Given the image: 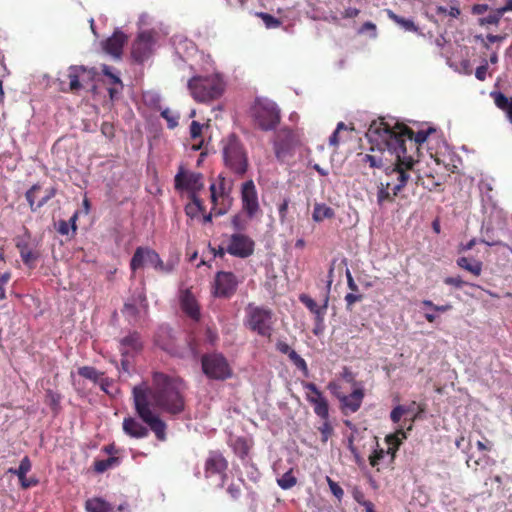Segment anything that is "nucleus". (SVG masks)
I'll list each match as a JSON object with an SVG mask.
<instances>
[{
  "mask_svg": "<svg viewBox=\"0 0 512 512\" xmlns=\"http://www.w3.org/2000/svg\"><path fill=\"white\" fill-rule=\"evenodd\" d=\"M385 456V451L383 449H376L370 455L369 462L372 467H375L379 464L380 460H382Z\"/></svg>",
  "mask_w": 512,
  "mask_h": 512,
  "instance_id": "nucleus-53",
  "label": "nucleus"
},
{
  "mask_svg": "<svg viewBox=\"0 0 512 512\" xmlns=\"http://www.w3.org/2000/svg\"><path fill=\"white\" fill-rule=\"evenodd\" d=\"M202 129H203V125L200 124L198 121L191 122L190 137L193 141H195L192 144V150H194V151L200 150L203 146Z\"/></svg>",
  "mask_w": 512,
  "mask_h": 512,
  "instance_id": "nucleus-31",
  "label": "nucleus"
},
{
  "mask_svg": "<svg viewBox=\"0 0 512 512\" xmlns=\"http://www.w3.org/2000/svg\"><path fill=\"white\" fill-rule=\"evenodd\" d=\"M487 69V63L477 67L475 71L476 78L480 81H484L486 79Z\"/></svg>",
  "mask_w": 512,
  "mask_h": 512,
  "instance_id": "nucleus-59",
  "label": "nucleus"
},
{
  "mask_svg": "<svg viewBox=\"0 0 512 512\" xmlns=\"http://www.w3.org/2000/svg\"><path fill=\"white\" fill-rule=\"evenodd\" d=\"M398 144L397 152L388 151V148L376 150L371 144L370 153L365 154L362 162L371 168H383L386 178L377 186V203L383 205L392 203L398 193L406 186L410 179V173L416 163L412 156H403V151Z\"/></svg>",
  "mask_w": 512,
  "mask_h": 512,
  "instance_id": "nucleus-2",
  "label": "nucleus"
},
{
  "mask_svg": "<svg viewBox=\"0 0 512 512\" xmlns=\"http://www.w3.org/2000/svg\"><path fill=\"white\" fill-rule=\"evenodd\" d=\"M252 116L263 131L274 130L281 120L277 104L268 99H256L252 107Z\"/></svg>",
  "mask_w": 512,
  "mask_h": 512,
  "instance_id": "nucleus-8",
  "label": "nucleus"
},
{
  "mask_svg": "<svg viewBox=\"0 0 512 512\" xmlns=\"http://www.w3.org/2000/svg\"><path fill=\"white\" fill-rule=\"evenodd\" d=\"M140 335L137 332L130 333L120 340V352L123 357H128L141 350Z\"/></svg>",
  "mask_w": 512,
  "mask_h": 512,
  "instance_id": "nucleus-25",
  "label": "nucleus"
},
{
  "mask_svg": "<svg viewBox=\"0 0 512 512\" xmlns=\"http://www.w3.org/2000/svg\"><path fill=\"white\" fill-rule=\"evenodd\" d=\"M86 71L85 67L83 66H71L69 68L68 72V78H69V88H61V91L63 92H73L76 93L82 88V84L80 82V76L82 73Z\"/></svg>",
  "mask_w": 512,
  "mask_h": 512,
  "instance_id": "nucleus-26",
  "label": "nucleus"
},
{
  "mask_svg": "<svg viewBox=\"0 0 512 512\" xmlns=\"http://www.w3.org/2000/svg\"><path fill=\"white\" fill-rule=\"evenodd\" d=\"M342 130H347V126L345 125L344 122H339L337 124L335 131L332 133V135L329 138L330 145L335 146V147L339 145V143H340L339 133Z\"/></svg>",
  "mask_w": 512,
  "mask_h": 512,
  "instance_id": "nucleus-49",
  "label": "nucleus"
},
{
  "mask_svg": "<svg viewBox=\"0 0 512 512\" xmlns=\"http://www.w3.org/2000/svg\"><path fill=\"white\" fill-rule=\"evenodd\" d=\"M227 491L231 495V497L234 498V499L239 498V496L241 494L240 486L236 485V484H233V483L229 485Z\"/></svg>",
  "mask_w": 512,
  "mask_h": 512,
  "instance_id": "nucleus-61",
  "label": "nucleus"
},
{
  "mask_svg": "<svg viewBox=\"0 0 512 512\" xmlns=\"http://www.w3.org/2000/svg\"><path fill=\"white\" fill-rule=\"evenodd\" d=\"M145 262L152 265L156 271L164 274H169L174 269V264L171 262H163L155 250L148 247L136 248L130 261V269L135 272L143 267Z\"/></svg>",
  "mask_w": 512,
  "mask_h": 512,
  "instance_id": "nucleus-10",
  "label": "nucleus"
},
{
  "mask_svg": "<svg viewBox=\"0 0 512 512\" xmlns=\"http://www.w3.org/2000/svg\"><path fill=\"white\" fill-rule=\"evenodd\" d=\"M422 304L424 306H427V307L431 308L434 311L442 312V313L443 312H447V311L452 309V305L451 304L436 305L431 300H423Z\"/></svg>",
  "mask_w": 512,
  "mask_h": 512,
  "instance_id": "nucleus-51",
  "label": "nucleus"
},
{
  "mask_svg": "<svg viewBox=\"0 0 512 512\" xmlns=\"http://www.w3.org/2000/svg\"><path fill=\"white\" fill-rule=\"evenodd\" d=\"M187 87L196 102L210 103L222 97L226 83L220 73H212L193 76L189 79Z\"/></svg>",
  "mask_w": 512,
  "mask_h": 512,
  "instance_id": "nucleus-4",
  "label": "nucleus"
},
{
  "mask_svg": "<svg viewBox=\"0 0 512 512\" xmlns=\"http://www.w3.org/2000/svg\"><path fill=\"white\" fill-rule=\"evenodd\" d=\"M288 358L297 369L303 372L304 376H308L309 370L307 363L295 350L288 355Z\"/></svg>",
  "mask_w": 512,
  "mask_h": 512,
  "instance_id": "nucleus-40",
  "label": "nucleus"
},
{
  "mask_svg": "<svg viewBox=\"0 0 512 512\" xmlns=\"http://www.w3.org/2000/svg\"><path fill=\"white\" fill-rule=\"evenodd\" d=\"M231 225L236 231L235 233H242L248 227V220L245 219L243 215L238 213L231 218Z\"/></svg>",
  "mask_w": 512,
  "mask_h": 512,
  "instance_id": "nucleus-41",
  "label": "nucleus"
},
{
  "mask_svg": "<svg viewBox=\"0 0 512 512\" xmlns=\"http://www.w3.org/2000/svg\"><path fill=\"white\" fill-rule=\"evenodd\" d=\"M504 13L501 12V8H499L495 13L489 14L488 16L481 18L480 25H497L500 22V19Z\"/></svg>",
  "mask_w": 512,
  "mask_h": 512,
  "instance_id": "nucleus-44",
  "label": "nucleus"
},
{
  "mask_svg": "<svg viewBox=\"0 0 512 512\" xmlns=\"http://www.w3.org/2000/svg\"><path fill=\"white\" fill-rule=\"evenodd\" d=\"M299 135L290 128H281L275 135L274 152L276 158L284 162L294 155L295 148L299 145Z\"/></svg>",
  "mask_w": 512,
  "mask_h": 512,
  "instance_id": "nucleus-12",
  "label": "nucleus"
},
{
  "mask_svg": "<svg viewBox=\"0 0 512 512\" xmlns=\"http://www.w3.org/2000/svg\"><path fill=\"white\" fill-rule=\"evenodd\" d=\"M127 41V36L119 30H116L111 37L104 43V51L115 58H120L123 46Z\"/></svg>",
  "mask_w": 512,
  "mask_h": 512,
  "instance_id": "nucleus-23",
  "label": "nucleus"
},
{
  "mask_svg": "<svg viewBox=\"0 0 512 512\" xmlns=\"http://www.w3.org/2000/svg\"><path fill=\"white\" fill-rule=\"evenodd\" d=\"M365 397L363 387L355 388L349 395H337L341 404V410L344 414L357 412Z\"/></svg>",
  "mask_w": 512,
  "mask_h": 512,
  "instance_id": "nucleus-19",
  "label": "nucleus"
},
{
  "mask_svg": "<svg viewBox=\"0 0 512 512\" xmlns=\"http://www.w3.org/2000/svg\"><path fill=\"white\" fill-rule=\"evenodd\" d=\"M241 202L242 210L249 219H253L260 212L258 194L253 180H248L242 184Z\"/></svg>",
  "mask_w": 512,
  "mask_h": 512,
  "instance_id": "nucleus-16",
  "label": "nucleus"
},
{
  "mask_svg": "<svg viewBox=\"0 0 512 512\" xmlns=\"http://www.w3.org/2000/svg\"><path fill=\"white\" fill-rule=\"evenodd\" d=\"M306 390V400L313 406L314 413L321 419H329V403L316 384L303 382Z\"/></svg>",
  "mask_w": 512,
  "mask_h": 512,
  "instance_id": "nucleus-15",
  "label": "nucleus"
},
{
  "mask_svg": "<svg viewBox=\"0 0 512 512\" xmlns=\"http://www.w3.org/2000/svg\"><path fill=\"white\" fill-rule=\"evenodd\" d=\"M276 349L282 353V354H286L287 356L293 352L294 350L289 346L288 343L284 342V341H278L276 343Z\"/></svg>",
  "mask_w": 512,
  "mask_h": 512,
  "instance_id": "nucleus-57",
  "label": "nucleus"
},
{
  "mask_svg": "<svg viewBox=\"0 0 512 512\" xmlns=\"http://www.w3.org/2000/svg\"><path fill=\"white\" fill-rule=\"evenodd\" d=\"M226 251L231 256L245 259L253 255L255 242L244 233H233L227 236Z\"/></svg>",
  "mask_w": 512,
  "mask_h": 512,
  "instance_id": "nucleus-13",
  "label": "nucleus"
},
{
  "mask_svg": "<svg viewBox=\"0 0 512 512\" xmlns=\"http://www.w3.org/2000/svg\"><path fill=\"white\" fill-rule=\"evenodd\" d=\"M457 266L464 269L474 276H480L483 270V264L479 260H470L467 257H459L456 261Z\"/></svg>",
  "mask_w": 512,
  "mask_h": 512,
  "instance_id": "nucleus-27",
  "label": "nucleus"
},
{
  "mask_svg": "<svg viewBox=\"0 0 512 512\" xmlns=\"http://www.w3.org/2000/svg\"><path fill=\"white\" fill-rule=\"evenodd\" d=\"M222 156L225 167L237 176H244L248 170L247 151L236 135L231 134L222 141Z\"/></svg>",
  "mask_w": 512,
  "mask_h": 512,
  "instance_id": "nucleus-5",
  "label": "nucleus"
},
{
  "mask_svg": "<svg viewBox=\"0 0 512 512\" xmlns=\"http://www.w3.org/2000/svg\"><path fill=\"white\" fill-rule=\"evenodd\" d=\"M406 438V432L403 429V427L398 429L394 434L388 435L386 437V441L389 444H394V447H389L388 452H391L392 455H394L395 450L398 449L399 445L401 444V441Z\"/></svg>",
  "mask_w": 512,
  "mask_h": 512,
  "instance_id": "nucleus-36",
  "label": "nucleus"
},
{
  "mask_svg": "<svg viewBox=\"0 0 512 512\" xmlns=\"http://www.w3.org/2000/svg\"><path fill=\"white\" fill-rule=\"evenodd\" d=\"M326 481L328 483V486L330 488L331 493L338 499L341 500L344 496V491L340 487V485L333 481L330 477H326Z\"/></svg>",
  "mask_w": 512,
  "mask_h": 512,
  "instance_id": "nucleus-48",
  "label": "nucleus"
},
{
  "mask_svg": "<svg viewBox=\"0 0 512 512\" xmlns=\"http://www.w3.org/2000/svg\"><path fill=\"white\" fill-rule=\"evenodd\" d=\"M209 189L214 215L222 216L226 214L231 208L233 202L231 186L226 183L224 177L219 176V183L211 184Z\"/></svg>",
  "mask_w": 512,
  "mask_h": 512,
  "instance_id": "nucleus-11",
  "label": "nucleus"
},
{
  "mask_svg": "<svg viewBox=\"0 0 512 512\" xmlns=\"http://www.w3.org/2000/svg\"><path fill=\"white\" fill-rule=\"evenodd\" d=\"M450 3L454 4L450 6V9L448 10V15L453 18H458L461 14V10L458 6L457 0H450Z\"/></svg>",
  "mask_w": 512,
  "mask_h": 512,
  "instance_id": "nucleus-58",
  "label": "nucleus"
},
{
  "mask_svg": "<svg viewBox=\"0 0 512 512\" xmlns=\"http://www.w3.org/2000/svg\"><path fill=\"white\" fill-rule=\"evenodd\" d=\"M180 307L182 311L193 321H199L201 318L200 306L189 289L180 294Z\"/></svg>",
  "mask_w": 512,
  "mask_h": 512,
  "instance_id": "nucleus-21",
  "label": "nucleus"
},
{
  "mask_svg": "<svg viewBox=\"0 0 512 512\" xmlns=\"http://www.w3.org/2000/svg\"><path fill=\"white\" fill-rule=\"evenodd\" d=\"M32 463L28 456H25L20 461V465L17 469L10 468L8 470L9 473L15 474L19 479H24V476L31 470Z\"/></svg>",
  "mask_w": 512,
  "mask_h": 512,
  "instance_id": "nucleus-37",
  "label": "nucleus"
},
{
  "mask_svg": "<svg viewBox=\"0 0 512 512\" xmlns=\"http://www.w3.org/2000/svg\"><path fill=\"white\" fill-rule=\"evenodd\" d=\"M11 276L12 274L10 270H5L3 273H0V300L6 299L4 286L10 281Z\"/></svg>",
  "mask_w": 512,
  "mask_h": 512,
  "instance_id": "nucleus-46",
  "label": "nucleus"
},
{
  "mask_svg": "<svg viewBox=\"0 0 512 512\" xmlns=\"http://www.w3.org/2000/svg\"><path fill=\"white\" fill-rule=\"evenodd\" d=\"M205 336H206L207 341L212 345L215 344V342L218 339L217 332L211 328L206 329Z\"/></svg>",
  "mask_w": 512,
  "mask_h": 512,
  "instance_id": "nucleus-60",
  "label": "nucleus"
},
{
  "mask_svg": "<svg viewBox=\"0 0 512 512\" xmlns=\"http://www.w3.org/2000/svg\"><path fill=\"white\" fill-rule=\"evenodd\" d=\"M174 187L177 191H187L190 193V199L194 202L200 211H205L202 200L197 193L204 187L203 175L199 172L188 171L183 165H180L178 172L174 177Z\"/></svg>",
  "mask_w": 512,
  "mask_h": 512,
  "instance_id": "nucleus-7",
  "label": "nucleus"
},
{
  "mask_svg": "<svg viewBox=\"0 0 512 512\" xmlns=\"http://www.w3.org/2000/svg\"><path fill=\"white\" fill-rule=\"evenodd\" d=\"M56 195V189L51 188L46 191V195L40 199V205L44 206L50 199Z\"/></svg>",
  "mask_w": 512,
  "mask_h": 512,
  "instance_id": "nucleus-64",
  "label": "nucleus"
},
{
  "mask_svg": "<svg viewBox=\"0 0 512 512\" xmlns=\"http://www.w3.org/2000/svg\"><path fill=\"white\" fill-rule=\"evenodd\" d=\"M102 72L105 76L109 77L110 83L123 88L121 79L111 71V68L107 65H103Z\"/></svg>",
  "mask_w": 512,
  "mask_h": 512,
  "instance_id": "nucleus-50",
  "label": "nucleus"
},
{
  "mask_svg": "<svg viewBox=\"0 0 512 512\" xmlns=\"http://www.w3.org/2000/svg\"><path fill=\"white\" fill-rule=\"evenodd\" d=\"M123 431L131 438L141 439L149 435V430L133 417H126L122 423Z\"/></svg>",
  "mask_w": 512,
  "mask_h": 512,
  "instance_id": "nucleus-24",
  "label": "nucleus"
},
{
  "mask_svg": "<svg viewBox=\"0 0 512 512\" xmlns=\"http://www.w3.org/2000/svg\"><path fill=\"white\" fill-rule=\"evenodd\" d=\"M121 460L119 457L110 456L107 459L94 461V471L97 473H104L110 468L116 467L120 464Z\"/></svg>",
  "mask_w": 512,
  "mask_h": 512,
  "instance_id": "nucleus-32",
  "label": "nucleus"
},
{
  "mask_svg": "<svg viewBox=\"0 0 512 512\" xmlns=\"http://www.w3.org/2000/svg\"><path fill=\"white\" fill-rule=\"evenodd\" d=\"M495 105L507 114L509 121L512 123V97L508 98L501 92L492 94Z\"/></svg>",
  "mask_w": 512,
  "mask_h": 512,
  "instance_id": "nucleus-30",
  "label": "nucleus"
},
{
  "mask_svg": "<svg viewBox=\"0 0 512 512\" xmlns=\"http://www.w3.org/2000/svg\"><path fill=\"white\" fill-rule=\"evenodd\" d=\"M334 214V210L326 204H316L312 216L316 222H321L334 217Z\"/></svg>",
  "mask_w": 512,
  "mask_h": 512,
  "instance_id": "nucleus-34",
  "label": "nucleus"
},
{
  "mask_svg": "<svg viewBox=\"0 0 512 512\" xmlns=\"http://www.w3.org/2000/svg\"><path fill=\"white\" fill-rule=\"evenodd\" d=\"M153 37L150 32H141L132 44L131 56L134 61L143 63L151 54Z\"/></svg>",
  "mask_w": 512,
  "mask_h": 512,
  "instance_id": "nucleus-18",
  "label": "nucleus"
},
{
  "mask_svg": "<svg viewBox=\"0 0 512 512\" xmlns=\"http://www.w3.org/2000/svg\"><path fill=\"white\" fill-rule=\"evenodd\" d=\"M409 407H405L402 405H398L393 408V410L390 413V419L393 423H399L402 416L407 415L410 412Z\"/></svg>",
  "mask_w": 512,
  "mask_h": 512,
  "instance_id": "nucleus-42",
  "label": "nucleus"
},
{
  "mask_svg": "<svg viewBox=\"0 0 512 512\" xmlns=\"http://www.w3.org/2000/svg\"><path fill=\"white\" fill-rule=\"evenodd\" d=\"M78 374L83 378H86L93 383H98L100 381V377L103 376L102 372H99L96 368L92 366H82L78 368Z\"/></svg>",
  "mask_w": 512,
  "mask_h": 512,
  "instance_id": "nucleus-35",
  "label": "nucleus"
},
{
  "mask_svg": "<svg viewBox=\"0 0 512 512\" xmlns=\"http://www.w3.org/2000/svg\"><path fill=\"white\" fill-rule=\"evenodd\" d=\"M385 12L390 20H392L397 25L401 26L404 30L414 32V33L419 32V28L414 23L413 20L401 17V16L397 15L391 9H386Z\"/></svg>",
  "mask_w": 512,
  "mask_h": 512,
  "instance_id": "nucleus-28",
  "label": "nucleus"
},
{
  "mask_svg": "<svg viewBox=\"0 0 512 512\" xmlns=\"http://www.w3.org/2000/svg\"><path fill=\"white\" fill-rule=\"evenodd\" d=\"M161 116L167 121L170 129L175 128L178 125V116L175 115L170 109L166 108L161 112Z\"/></svg>",
  "mask_w": 512,
  "mask_h": 512,
  "instance_id": "nucleus-45",
  "label": "nucleus"
},
{
  "mask_svg": "<svg viewBox=\"0 0 512 512\" xmlns=\"http://www.w3.org/2000/svg\"><path fill=\"white\" fill-rule=\"evenodd\" d=\"M20 481V485L23 489H28V488H31V487H34L38 484V480L34 477H31V478H27L26 476H24V479H19Z\"/></svg>",
  "mask_w": 512,
  "mask_h": 512,
  "instance_id": "nucleus-56",
  "label": "nucleus"
},
{
  "mask_svg": "<svg viewBox=\"0 0 512 512\" xmlns=\"http://www.w3.org/2000/svg\"><path fill=\"white\" fill-rule=\"evenodd\" d=\"M238 281L234 273L220 271L214 281V294L216 297L229 298L237 289Z\"/></svg>",
  "mask_w": 512,
  "mask_h": 512,
  "instance_id": "nucleus-17",
  "label": "nucleus"
},
{
  "mask_svg": "<svg viewBox=\"0 0 512 512\" xmlns=\"http://www.w3.org/2000/svg\"><path fill=\"white\" fill-rule=\"evenodd\" d=\"M277 484L284 490L291 489L297 484V479L293 475V470L290 469L277 479Z\"/></svg>",
  "mask_w": 512,
  "mask_h": 512,
  "instance_id": "nucleus-38",
  "label": "nucleus"
},
{
  "mask_svg": "<svg viewBox=\"0 0 512 512\" xmlns=\"http://www.w3.org/2000/svg\"><path fill=\"white\" fill-rule=\"evenodd\" d=\"M347 285L351 291L357 292L358 286L355 283L353 276L349 270L346 271Z\"/></svg>",
  "mask_w": 512,
  "mask_h": 512,
  "instance_id": "nucleus-62",
  "label": "nucleus"
},
{
  "mask_svg": "<svg viewBox=\"0 0 512 512\" xmlns=\"http://www.w3.org/2000/svg\"><path fill=\"white\" fill-rule=\"evenodd\" d=\"M299 300L302 304H304L309 311L315 316V324L316 326H320L323 324L324 316L326 314L328 308V295H326L324 304L319 306L309 295L301 294L299 296Z\"/></svg>",
  "mask_w": 512,
  "mask_h": 512,
  "instance_id": "nucleus-22",
  "label": "nucleus"
},
{
  "mask_svg": "<svg viewBox=\"0 0 512 512\" xmlns=\"http://www.w3.org/2000/svg\"><path fill=\"white\" fill-rule=\"evenodd\" d=\"M228 468V462L220 451H210L205 461V476L222 475Z\"/></svg>",
  "mask_w": 512,
  "mask_h": 512,
  "instance_id": "nucleus-20",
  "label": "nucleus"
},
{
  "mask_svg": "<svg viewBox=\"0 0 512 512\" xmlns=\"http://www.w3.org/2000/svg\"><path fill=\"white\" fill-rule=\"evenodd\" d=\"M61 396L53 390H47L45 394V402L54 412H58L60 408Z\"/></svg>",
  "mask_w": 512,
  "mask_h": 512,
  "instance_id": "nucleus-39",
  "label": "nucleus"
},
{
  "mask_svg": "<svg viewBox=\"0 0 512 512\" xmlns=\"http://www.w3.org/2000/svg\"><path fill=\"white\" fill-rule=\"evenodd\" d=\"M435 132V129L429 127L426 130H419L414 132L411 128L405 124L395 123L394 125L389 124L384 118L372 121L370 124L366 136L369 143L375 145L376 149L388 148V151L397 152V145L399 144L403 151V156H409L407 153L406 141L409 140L410 145H421L423 144L429 134Z\"/></svg>",
  "mask_w": 512,
  "mask_h": 512,
  "instance_id": "nucleus-3",
  "label": "nucleus"
},
{
  "mask_svg": "<svg viewBox=\"0 0 512 512\" xmlns=\"http://www.w3.org/2000/svg\"><path fill=\"white\" fill-rule=\"evenodd\" d=\"M204 375L211 380L224 381L232 377L233 370L222 353H206L201 357Z\"/></svg>",
  "mask_w": 512,
  "mask_h": 512,
  "instance_id": "nucleus-9",
  "label": "nucleus"
},
{
  "mask_svg": "<svg viewBox=\"0 0 512 512\" xmlns=\"http://www.w3.org/2000/svg\"><path fill=\"white\" fill-rule=\"evenodd\" d=\"M363 298V296L361 294H355V293H348L346 296H345V301H346V309L348 311H352V307L353 305L358 302V301H361Z\"/></svg>",
  "mask_w": 512,
  "mask_h": 512,
  "instance_id": "nucleus-52",
  "label": "nucleus"
},
{
  "mask_svg": "<svg viewBox=\"0 0 512 512\" xmlns=\"http://www.w3.org/2000/svg\"><path fill=\"white\" fill-rule=\"evenodd\" d=\"M257 15L263 20L266 28L268 29L277 28L281 25V21L279 19L268 13L260 12Z\"/></svg>",
  "mask_w": 512,
  "mask_h": 512,
  "instance_id": "nucleus-43",
  "label": "nucleus"
},
{
  "mask_svg": "<svg viewBox=\"0 0 512 512\" xmlns=\"http://www.w3.org/2000/svg\"><path fill=\"white\" fill-rule=\"evenodd\" d=\"M85 509L87 512H110L112 510V506L104 499L94 497L86 500Z\"/></svg>",
  "mask_w": 512,
  "mask_h": 512,
  "instance_id": "nucleus-29",
  "label": "nucleus"
},
{
  "mask_svg": "<svg viewBox=\"0 0 512 512\" xmlns=\"http://www.w3.org/2000/svg\"><path fill=\"white\" fill-rule=\"evenodd\" d=\"M184 389L185 385L181 379L161 372L153 374L152 387L140 385L133 388L135 410L138 416L160 441L166 440L167 425L152 412L151 407L159 408L170 414L181 413L185 407Z\"/></svg>",
  "mask_w": 512,
  "mask_h": 512,
  "instance_id": "nucleus-1",
  "label": "nucleus"
},
{
  "mask_svg": "<svg viewBox=\"0 0 512 512\" xmlns=\"http://www.w3.org/2000/svg\"><path fill=\"white\" fill-rule=\"evenodd\" d=\"M275 322L273 311L264 306L249 303L245 307V326L252 332L262 337L270 338Z\"/></svg>",
  "mask_w": 512,
  "mask_h": 512,
  "instance_id": "nucleus-6",
  "label": "nucleus"
},
{
  "mask_svg": "<svg viewBox=\"0 0 512 512\" xmlns=\"http://www.w3.org/2000/svg\"><path fill=\"white\" fill-rule=\"evenodd\" d=\"M57 231L61 235H67L69 233V223L65 220H60L57 226Z\"/></svg>",
  "mask_w": 512,
  "mask_h": 512,
  "instance_id": "nucleus-63",
  "label": "nucleus"
},
{
  "mask_svg": "<svg viewBox=\"0 0 512 512\" xmlns=\"http://www.w3.org/2000/svg\"><path fill=\"white\" fill-rule=\"evenodd\" d=\"M322 420H323V423L318 428V430L321 433L322 441L326 442L329 439V437H331V435L333 433V428L329 422V419H322Z\"/></svg>",
  "mask_w": 512,
  "mask_h": 512,
  "instance_id": "nucleus-47",
  "label": "nucleus"
},
{
  "mask_svg": "<svg viewBox=\"0 0 512 512\" xmlns=\"http://www.w3.org/2000/svg\"><path fill=\"white\" fill-rule=\"evenodd\" d=\"M444 283L450 286H454L455 288H462L463 285H468L469 283L463 281L460 276L456 277H446L444 279Z\"/></svg>",
  "mask_w": 512,
  "mask_h": 512,
  "instance_id": "nucleus-54",
  "label": "nucleus"
},
{
  "mask_svg": "<svg viewBox=\"0 0 512 512\" xmlns=\"http://www.w3.org/2000/svg\"><path fill=\"white\" fill-rule=\"evenodd\" d=\"M14 241L23 263L29 268H34L37 260L40 258V251L32 241L28 229L25 228V233L17 236Z\"/></svg>",
  "mask_w": 512,
  "mask_h": 512,
  "instance_id": "nucleus-14",
  "label": "nucleus"
},
{
  "mask_svg": "<svg viewBox=\"0 0 512 512\" xmlns=\"http://www.w3.org/2000/svg\"><path fill=\"white\" fill-rule=\"evenodd\" d=\"M41 190L40 184H34L31 186L29 190L25 193V198L29 204V208L32 212L38 211L42 206L40 205V200L36 202V197L38 192Z\"/></svg>",
  "mask_w": 512,
  "mask_h": 512,
  "instance_id": "nucleus-33",
  "label": "nucleus"
},
{
  "mask_svg": "<svg viewBox=\"0 0 512 512\" xmlns=\"http://www.w3.org/2000/svg\"><path fill=\"white\" fill-rule=\"evenodd\" d=\"M289 199L288 198H285L283 200V202L279 205L278 207V212H279V219L280 221L283 223L286 219V216H287V212H288V207H289Z\"/></svg>",
  "mask_w": 512,
  "mask_h": 512,
  "instance_id": "nucleus-55",
  "label": "nucleus"
}]
</instances>
